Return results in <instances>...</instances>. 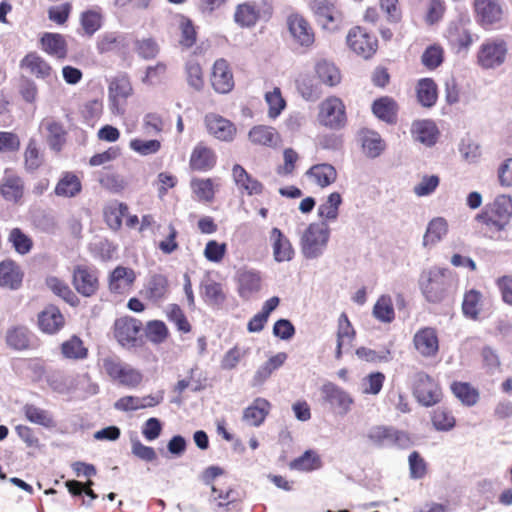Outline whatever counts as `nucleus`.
Listing matches in <instances>:
<instances>
[{
    "label": "nucleus",
    "instance_id": "1",
    "mask_svg": "<svg viewBox=\"0 0 512 512\" xmlns=\"http://www.w3.org/2000/svg\"><path fill=\"white\" fill-rule=\"evenodd\" d=\"M512 217V197L499 195L475 217L480 232L492 240L502 239Z\"/></svg>",
    "mask_w": 512,
    "mask_h": 512
},
{
    "label": "nucleus",
    "instance_id": "54",
    "mask_svg": "<svg viewBox=\"0 0 512 512\" xmlns=\"http://www.w3.org/2000/svg\"><path fill=\"white\" fill-rule=\"evenodd\" d=\"M128 211V206L121 202H111L103 210L107 225L113 230H119L122 226V218Z\"/></svg>",
    "mask_w": 512,
    "mask_h": 512
},
{
    "label": "nucleus",
    "instance_id": "64",
    "mask_svg": "<svg viewBox=\"0 0 512 512\" xmlns=\"http://www.w3.org/2000/svg\"><path fill=\"white\" fill-rule=\"evenodd\" d=\"M167 319L174 323L177 329L182 333H189L192 330V326L188 321L184 311L178 304H169L166 309Z\"/></svg>",
    "mask_w": 512,
    "mask_h": 512
},
{
    "label": "nucleus",
    "instance_id": "51",
    "mask_svg": "<svg viewBox=\"0 0 512 512\" xmlns=\"http://www.w3.org/2000/svg\"><path fill=\"white\" fill-rule=\"evenodd\" d=\"M431 422L437 431H450L456 426V418L450 408L439 406L431 412Z\"/></svg>",
    "mask_w": 512,
    "mask_h": 512
},
{
    "label": "nucleus",
    "instance_id": "31",
    "mask_svg": "<svg viewBox=\"0 0 512 512\" xmlns=\"http://www.w3.org/2000/svg\"><path fill=\"white\" fill-rule=\"evenodd\" d=\"M373 114L387 124H395L398 118L399 105L390 96H381L375 99L371 106Z\"/></svg>",
    "mask_w": 512,
    "mask_h": 512
},
{
    "label": "nucleus",
    "instance_id": "17",
    "mask_svg": "<svg viewBox=\"0 0 512 512\" xmlns=\"http://www.w3.org/2000/svg\"><path fill=\"white\" fill-rule=\"evenodd\" d=\"M209 80L216 93L228 94L234 89V74L226 59L219 58L215 60L211 68Z\"/></svg>",
    "mask_w": 512,
    "mask_h": 512
},
{
    "label": "nucleus",
    "instance_id": "3",
    "mask_svg": "<svg viewBox=\"0 0 512 512\" xmlns=\"http://www.w3.org/2000/svg\"><path fill=\"white\" fill-rule=\"evenodd\" d=\"M452 286V273L447 268L432 267L424 270L419 278V287L430 303H440L447 296Z\"/></svg>",
    "mask_w": 512,
    "mask_h": 512
},
{
    "label": "nucleus",
    "instance_id": "23",
    "mask_svg": "<svg viewBox=\"0 0 512 512\" xmlns=\"http://www.w3.org/2000/svg\"><path fill=\"white\" fill-rule=\"evenodd\" d=\"M37 324L44 334L55 335L64 328L66 320L56 305L49 304L38 314Z\"/></svg>",
    "mask_w": 512,
    "mask_h": 512
},
{
    "label": "nucleus",
    "instance_id": "58",
    "mask_svg": "<svg viewBox=\"0 0 512 512\" xmlns=\"http://www.w3.org/2000/svg\"><path fill=\"white\" fill-rule=\"evenodd\" d=\"M8 242L12 245L14 250L20 255L30 253L34 246L32 238L25 234L20 228L16 227L10 230L8 235Z\"/></svg>",
    "mask_w": 512,
    "mask_h": 512
},
{
    "label": "nucleus",
    "instance_id": "53",
    "mask_svg": "<svg viewBox=\"0 0 512 512\" xmlns=\"http://www.w3.org/2000/svg\"><path fill=\"white\" fill-rule=\"evenodd\" d=\"M202 297L210 305L220 306L226 301L223 285L211 279L202 284Z\"/></svg>",
    "mask_w": 512,
    "mask_h": 512
},
{
    "label": "nucleus",
    "instance_id": "41",
    "mask_svg": "<svg viewBox=\"0 0 512 512\" xmlns=\"http://www.w3.org/2000/svg\"><path fill=\"white\" fill-rule=\"evenodd\" d=\"M238 293L242 298H249L261 288V276L255 271H241L237 276Z\"/></svg>",
    "mask_w": 512,
    "mask_h": 512
},
{
    "label": "nucleus",
    "instance_id": "36",
    "mask_svg": "<svg viewBox=\"0 0 512 512\" xmlns=\"http://www.w3.org/2000/svg\"><path fill=\"white\" fill-rule=\"evenodd\" d=\"M260 16V6L254 1H247L236 6L234 21L241 27H253Z\"/></svg>",
    "mask_w": 512,
    "mask_h": 512
},
{
    "label": "nucleus",
    "instance_id": "55",
    "mask_svg": "<svg viewBox=\"0 0 512 512\" xmlns=\"http://www.w3.org/2000/svg\"><path fill=\"white\" fill-rule=\"evenodd\" d=\"M47 134V143L49 147L59 152L62 150L65 142L67 132L64 129L63 125L60 122L49 120L46 123Z\"/></svg>",
    "mask_w": 512,
    "mask_h": 512
},
{
    "label": "nucleus",
    "instance_id": "30",
    "mask_svg": "<svg viewBox=\"0 0 512 512\" xmlns=\"http://www.w3.org/2000/svg\"><path fill=\"white\" fill-rule=\"evenodd\" d=\"M39 42L42 51L58 60H63L68 55L67 41L60 33L46 32Z\"/></svg>",
    "mask_w": 512,
    "mask_h": 512
},
{
    "label": "nucleus",
    "instance_id": "43",
    "mask_svg": "<svg viewBox=\"0 0 512 512\" xmlns=\"http://www.w3.org/2000/svg\"><path fill=\"white\" fill-rule=\"evenodd\" d=\"M82 190L80 178L73 172H64L55 186L54 192L60 197H74Z\"/></svg>",
    "mask_w": 512,
    "mask_h": 512
},
{
    "label": "nucleus",
    "instance_id": "62",
    "mask_svg": "<svg viewBox=\"0 0 512 512\" xmlns=\"http://www.w3.org/2000/svg\"><path fill=\"white\" fill-rule=\"evenodd\" d=\"M342 203L340 193L333 192L329 194L326 201L323 202L318 208L319 216L327 221L336 220L339 214V207Z\"/></svg>",
    "mask_w": 512,
    "mask_h": 512
},
{
    "label": "nucleus",
    "instance_id": "29",
    "mask_svg": "<svg viewBox=\"0 0 512 512\" xmlns=\"http://www.w3.org/2000/svg\"><path fill=\"white\" fill-rule=\"evenodd\" d=\"M415 95L421 107L430 109L438 101V85L433 78H421L415 84Z\"/></svg>",
    "mask_w": 512,
    "mask_h": 512
},
{
    "label": "nucleus",
    "instance_id": "10",
    "mask_svg": "<svg viewBox=\"0 0 512 512\" xmlns=\"http://www.w3.org/2000/svg\"><path fill=\"white\" fill-rule=\"evenodd\" d=\"M413 395L425 407L437 405L443 397L439 383L422 371L415 375Z\"/></svg>",
    "mask_w": 512,
    "mask_h": 512
},
{
    "label": "nucleus",
    "instance_id": "56",
    "mask_svg": "<svg viewBox=\"0 0 512 512\" xmlns=\"http://www.w3.org/2000/svg\"><path fill=\"white\" fill-rule=\"evenodd\" d=\"M415 138L427 145H433L437 140V127L432 121H416L412 125Z\"/></svg>",
    "mask_w": 512,
    "mask_h": 512
},
{
    "label": "nucleus",
    "instance_id": "19",
    "mask_svg": "<svg viewBox=\"0 0 512 512\" xmlns=\"http://www.w3.org/2000/svg\"><path fill=\"white\" fill-rule=\"evenodd\" d=\"M367 437L372 443L379 446L397 445L405 447L410 443V437L406 432L384 425L372 427Z\"/></svg>",
    "mask_w": 512,
    "mask_h": 512
},
{
    "label": "nucleus",
    "instance_id": "21",
    "mask_svg": "<svg viewBox=\"0 0 512 512\" xmlns=\"http://www.w3.org/2000/svg\"><path fill=\"white\" fill-rule=\"evenodd\" d=\"M136 281V273L132 268L119 265L115 267L108 277V289L113 294H129Z\"/></svg>",
    "mask_w": 512,
    "mask_h": 512
},
{
    "label": "nucleus",
    "instance_id": "12",
    "mask_svg": "<svg viewBox=\"0 0 512 512\" xmlns=\"http://www.w3.org/2000/svg\"><path fill=\"white\" fill-rule=\"evenodd\" d=\"M507 52V43L504 39H487L479 48L477 61L483 68H495L505 62Z\"/></svg>",
    "mask_w": 512,
    "mask_h": 512
},
{
    "label": "nucleus",
    "instance_id": "49",
    "mask_svg": "<svg viewBox=\"0 0 512 512\" xmlns=\"http://www.w3.org/2000/svg\"><path fill=\"white\" fill-rule=\"evenodd\" d=\"M445 60L444 47L439 43H433L425 48L421 55V64L429 71L439 68Z\"/></svg>",
    "mask_w": 512,
    "mask_h": 512
},
{
    "label": "nucleus",
    "instance_id": "40",
    "mask_svg": "<svg viewBox=\"0 0 512 512\" xmlns=\"http://www.w3.org/2000/svg\"><path fill=\"white\" fill-rule=\"evenodd\" d=\"M60 352L63 358L74 361L84 360L89 354L83 340L77 335H72L63 341L60 345Z\"/></svg>",
    "mask_w": 512,
    "mask_h": 512
},
{
    "label": "nucleus",
    "instance_id": "4",
    "mask_svg": "<svg viewBox=\"0 0 512 512\" xmlns=\"http://www.w3.org/2000/svg\"><path fill=\"white\" fill-rule=\"evenodd\" d=\"M316 119L321 127L328 130L340 131L344 129L348 123L347 108L344 101L336 95L325 97L318 105Z\"/></svg>",
    "mask_w": 512,
    "mask_h": 512
},
{
    "label": "nucleus",
    "instance_id": "27",
    "mask_svg": "<svg viewBox=\"0 0 512 512\" xmlns=\"http://www.w3.org/2000/svg\"><path fill=\"white\" fill-rule=\"evenodd\" d=\"M232 176L241 194L248 196L260 195L264 190L263 184L239 164L233 166Z\"/></svg>",
    "mask_w": 512,
    "mask_h": 512
},
{
    "label": "nucleus",
    "instance_id": "52",
    "mask_svg": "<svg viewBox=\"0 0 512 512\" xmlns=\"http://www.w3.org/2000/svg\"><path fill=\"white\" fill-rule=\"evenodd\" d=\"M80 25L84 34L91 37L103 25V14L100 8L88 9L80 14Z\"/></svg>",
    "mask_w": 512,
    "mask_h": 512
},
{
    "label": "nucleus",
    "instance_id": "32",
    "mask_svg": "<svg viewBox=\"0 0 512 512\" xmlns=\"http://www.w3.org/2000/svg\"><path fill=\"white\" fill-rule=\"evenodd\" d=\"M462 313L467 319L478 321L485 308V298L479 290L470 289L463 295Z\"/></svg>",
    "mask_w": 512,
    "mask_h": 512
},
{
    "label": "nucleus",
    "instance_id": "63",
    "mask_svg": "<svg viewBox=\"0 0 512 512\" xmlns=\"http://www.w3.org/2000/svg\"><path fill=\"white\" fill-rule=\"evenodd\" d=\"M374 317L384 323H391L395 319V312L390 296L382 295L373 307Z\"/></svg>",
    "mask_w": 512,
    "mask_h": 512
},
{
    "label": "nucleus",
    "instance_id": "28",
    "mask_svg": "<svg viewBox=\"0 0 512 512\" xmlns=\"http://www.w3.org/2000/svg\"><path fill=\"white\" fill-rule=\"evenodd\" d=\"M24 273L20 265L13 259L7 258L0 262V286L11 290L20 288Z\"/></svg>",
    "mask_w": 512,
    "mask_h": 512
},
{
    "label": "nucleus",
    "instance_id": "60",
    "mask_svg": "<svg viewBox=\"0 0 512 512\" xmlns=\"http://www.w3.org/2000/svg\"><path fill=\"white\" fill-rule=\"evenodd\" d=\"M361 140L362 148L369 157L375 158L379 156L385 148L384 141L376 132L369 130L363 131Z\"/></svg>",
    "mask_w": 512,
    "mask_h": 512
},
{
    "label": "nucleus",
    "instance_id": "6",
    "mask_svg": "<svg viewBox=\"0 0 512 512\" xmlns=\"http://www.w3.org/2000/svg\"><path fill=\"white\" fill-rule=\"evenodd\" d=\"M322 404L333 414L344 416L354 404V399L346 390L333 382L324 383L321 388Z\"/></svg>",
    "mask_w": 512,
    "mask_h": 512
},
{
    "label": "nucleus",
    "instance_id": "39",
    "mask_svg": "<svg viewBox=\"0 0 512 512\" xmlns=\"http://www.w3.org/2000/svg\"><path fill=\"white\" fill-rule=\"evenodd\" d=\"M450 390L454 397L458 399L464 406L472 407L479 402V389L469 382L453 381L450 384Z\"/></svg>",
    "mask_w": 512,
    "mask_h": 512
},
{
    "label": "nucleus",
    "instance_id": "61",
    "mask_svg": "<svg viewBox=\"0 0 512 512\" xmlns=\"http://www.w3.org/2000/svg\"><path fill=\"white\" fill-rule=\"evenodd\" d=\"M264 99L268 105V117L271 119L279 117L287 106L279 87H274L272 91L266 92Z\"/></svg>",
    "mask_w": 512,
    "mask_h": 512
},
{
    "label": "nucleus",
    "instance_id": "11",
    "mask_svg": "<svg viewBox=\"0 0 512 512\" xmlns=\"http://www.w3.org/2000/svg\"><path fill=\"white\" fill-rule=\"evenodd\" d=\"M329 229L325 224H310L301 238L302 252L307 258L318 257L327 245Z\"/></svg>",
    "mask_w": 512,
    "mask_h": 512
},
{
    "label": "nucleus",
    "instance_id": "33",
    "mask_svg": "<svg viewBox=\"0 0 512 512\" xmlns=\"http://www.w3.org/2000/svg\"><path fill=\"white\" fill-rule=\"evenodd\" d=\"M271 403L262 397H257L244 409L243 420L251 426H261L271 411Z\"/></svg>",
    "mask_w": 512,
    "mask_h": 512
},
{
    "label": "nucleus",
    "instance_id": "38",
    "mask_svg": "<svg viewBox=\"0 0 512 512\" xmlns=\"http://www.w3.org/2000/svg\"><path fill=\"white\" fill-rule=\"evenodd\" d=\"M23 166L26 172L33 173L44 164V153L37 139L30 138L23 152Z\"/></svg>",
    "mask_w": 512,
    "mask_h": 512
},
{
    "label": "nucleus",
    "instance_id": "13",
    "mask_svg": "<svg viewBox=\"0 0 512 512\" xmlns=\"http://www.w3.org/2000/svg\"><path fill=\"white\" fill-rule=\"evenodd\" d=\"M288 31L294 42L302 48L310 49L315 41L316 34L309 21L301 14L293 13L286 20Z\"/></svg>",
    "mask_w": 512,
    "mask_h": 512
},
{
    "label": "nucleus",
    "instance_id": "9",
    "mask_svg": "<svg viewBox=\"0 0 512 512\" xmlns=\"http://www.w3.org/2000/svg\"><path fill=\"white\" fill-rule=\"evenodd\" d=\"M133 94V87L127 73L113 77L108 85L109 107L113 114L123 115L127 99Z\"/></svg>",
    "mask_w": 512,
    "mask_h": 512
},
{
    "label": "nucleus",
    "instance_id": "59",
    "mask_svg": "<svg viewBox=\"0 0 512 512\" xmlns=\"http://www.w3.org/2000/svg\"><path fill=\"white\" fill-rule=\"evenodd\" d=\"M322 466V461L317 452L313 450L305 451L300 457L295 458L290 463V468L299 471H313Z\"/></svg>",
    "mask_w": 512,
    "mask_h": 512
},
{
    "label": "nucleus",
    "instance_id": "57",
    "mask_svg": "<svg viewBox=\"0 0 512 512\" xmlns=\"http://www.w3.org/2000/svg\"><path fill=\"white\" fill-rule=\"evenodd\" d=\"M190 187L200 201L212 202L215 198V184L212 178H193Z\"/></svg>",
    "mask_w": 512,
    "mask_h": 512
},
{
    "label": "nucleus",
    "instance_id": "14",
    "mask_svg": "<svg viewBox=\"0 0 512 512\" xmlns=\"http://www.w3.org/2000/svg\"><path fill=\"white\" fill-rule=\"evenodd\" d=\"M25 195V183L23 178L13 169L4 170L0 179V197L12 205L22 203Z\"/></svg>",
    "mask_w": 512,
    "mask_h": 512
},
{
    "label": "nucleus",
    "instance_id": "25",
    "mask_svg": "<svg viewBox=\"0 0 512 512\" xmlns=\"http://www.w3.org/2000/svg\"><path fill=\"white\" fill-rule=\"evenodd\" d=\"M204 122L208 133L220 141H232L236 135L235 125L219 114H207Z\"/></svg>",
    "mask_w": 512,
    "mask_h": 512
},
{
    "label": "nucleus",
    "instance_id": "50",
    "mask_svg": "<svg viewBox=\"0 0 512 512\" xmlns=\"http://www.w3.org/2000/svg\"><path fill=\"white\" fill-rule=\"evenodd\" d=\"M47 287L58 297L62 298L65 302L71 306H76L79 303V299L76 294L71 290L68 284L55 276L47 277L45 280Z\"/></svg>",
    "mask_w": 512,
    "mask_h": 512
},
{
    "label": "nucleus",
    "instance_id": "48",
    "mask_svg": "<svg viewBox=\"0 0 512 512\" xmlns=\"http://www.w3.org/2000/svg\"><path fill=\"white\" fill-rule=\"evenodd\" d=\"M186 81L193 90L200 92L204 89L205 78L201 63L194 58L185 63Z\"/></svg>",
    "mask_w": 512,
    "mask_h": 512
},
{
    "label": "nucleus",
    "instance_id": "35",
    "mask_svg": "<svg viewBox=\"0 0 512 512\" xmlns=\"http://www.w3.org/2000/svg\"><path fill=\"white\" fill-rule=\"evenodd\" d=\"M25 419L35 425L41 426L46 429H51L56 426L53 414L33 403H26L21 409Z\"/></svg>",
    "mask_w": 512,
    "mask_h": 512
},
{
    "label": "nucleus",
    "instance_id": "34",
    "mask_svg": "<svg viewBox=\"0 0 512 512\" xmlns=\"http://www.w3.org/2000/svg\"><path fill=\"white\" fill-rule=\"evenodd\" d=\"M212 497L218 507L229 511L238 509L243 501L244 495L240 490L232 487L222 489L212 486Z\"/></svg>",
    "mask_w": 512,
    "mask_h": 512
},
{
    "label": "nucleus",
    "instance_id": "22",
    "mask_svg": "<svg viewBox=\"0 0 512 512\" xmlns=\"http://www.w3.org/2000/svg\"><path fill=\"white\" fill-rule=\"evenodd\" d=\"M19 66L36 79L48 80L54 75L51 64L36 51L28 52L20 60Z\"/></svg>",
    "mask_w": 512,
    "mask_h": 512
},
{
    "label": "nucleus",
    "instance_id": "18",
    "mask_svg": "<svg viewBox=\"0 0 512 512\" xmlns=\"http://www.w3.org/2000/svg\"><path fill=\"white\" fill-rule=\"evenodd\" d=\"M142 323L130 316L117 318L113 325V335L122 347H134L137 344Z\"/></svg>",
    "mask_w": 512,
    "mask_h": 512
},
{
    "label": "nucleus",
    "instance_id": "44",
    "mask_svg": "<svg viewBox=\"0 0 512 512\" xmlns=\"http://www.w3.org/2000/svg\"><path fill=\"white\" fill-rule=\"evenodd\" d=\"M168 293V278L163 274L152 275L145 289L146 298L153 302H158L166 298Z\"/></svg>",
    "mask_w": 512,
    "mask_h": 512
},
{
    "label": "nucleus",
    "instance_id": "5",
    "mask_svg": "<svg viewBox=\"0 0 512 512\" xmlns=\"http://www.w3.org/2000/svg\"><path fill=\"white\" fill-rule=\"evenodd\" d=\"M101 366L106 375L121 386L134 389L143 382V374L140 370L123 362L116 355L106 356L101 359Z\"/></svg>",
    "mask_w": 512,
    "mask_h": 512
},
{
    "label": "nucleus",
    "instance_id": "37",
    "mask_svg": "<svg viewBox=\"0 0 512 512\" xmlns=\"http://www.w3.org/2000/svg\"><path fill=\"white\" fill-rule=\"evenodd\" d=\"M273 256L277 262L290 261L294 257V249L289 239L278 228H273L270 233Z\"/></svg>",
    "mask_w": 512,
    "mask_h": 512
},
{
    "label": "nucleus",
    "instance_id": "46",
    "mask_svg": "<svg viewBox=\"0 0 512 512\" xmlns=\"http://www.w3.org/2000/svg\"><path fill=\"white\" fill-rule=\"evenodd\" d=\"M448 232V223L443 217L433 218L427 226L426 232L423 236V245L425 247L434 246Z\"/></svg>",
    "mask_w": 512,
    "mask_h": 512
},
{
    "label": "nucleus",
    "instance_id": "16",
    "mask_svg": "<svg viewBox=\"0 0 512 512\" xmlns=\"http://www.w3.org/2000/svg\"><path fill=\"white\" fill-rule=\"evenodd\" d=\"M72 284L84 297H91L99 289V272L95 267L80 264L73 269Z\"/></svg>",
    "mask_w": 512,
    "mask_h": 512
},
{
    "label": "nucleus",
    "instance_id": "24",
    "mask_svg": "<svg viewBox=\"0 0 512 512\" xmlns=\"http://www.w3.org/2000/svg\"><path fill=\"white\" fill-rule=\"evenodd\" d=\"M413 345L422 357H435L439 351V338L436 329L432 327L419 329L414 334Z\"/></svg>",
    "mask_w": 512,
    "mask_h": 512
},
{
    "label": "nucleus",
    "instance_id": "8",
    "mask_svg": "<svg viewBox=\"0 0 512 512\" xmlns=\"http://www.w3.org/2000/svg\"><path fill=\"white\" fill-rule=\"evenodd\" d=\"M346 44L353 53L364 59L372 58L378 50L377 37L359 25L349 29Z\"/></svg>",
    "mask_w": 512,
    "mask_h": 512
},
{
    "label": "nucleus",
    "instance_id": "2",
    "mask_svg": "<svg viewBox=\"0 0 512 512\" xmlns=\"http://www.w3.org/2000/svg\"><path fill=\"white\" fill-rule=\"evenodd\" d=\"M314 74L318 83L309 75H303L296 81L298 92L307 101L319 98L321 94L319 85L334 88L342 82V72L340 68L333 61L328 59H318L315 62Z\"/></svg>",
    "mask_w": 512,
    "mask_h": 512
},
{
    "label": "nucleus",
    "instance_id": "20",
    "mask_svg": "<svg viewBox=\"0 0 512 512\" xmlns=\"http://www.w3.org/2000/svg\"><path fill=\"white\" fill-rule=\"evenodd\" d=\"M217 164V154L205 142H198L191 151L189 168L194 172L211 171Z\"/></svg>",
    "mask_w": 512,
    "mask_h": 512
},
{
    "label": "nucleus",
    "instance_id": "15",
    "mask_svg": "<svg viewBox=\"0 0 512 512\" xmlns=\"http://www.w3.org/2000/svg\"><path fill=\"white\" fill-rule=\"evenodd\" d=\"M310 8L323 29L334 30L343 20L337 0H312Z\"/></svg>",
    "mask_w": 512,
    "mask_h": 512
},
{
    "label": "nucleus",
    "instance_id": "45",
    "mask_svg": "<svg viewBox=\"0 0 512 512\" xmlns=\"http://www.w3.org/2000/svg\"><path fill=\"white\" fill-rule=\"evenodd\" d=\"M249 139L256 145L273 147L277 145L280 140V136L273 127L257 125L250 130Z\"/></svg>",
    "mask_w": 512,
    "mask_h": 512
},
{
    "label": "nucleus",
    "instance_id": "47",
    "mask_svg": "<svg viewBox=\"0 0 512 512\" xmlns=\"http://www.w3.org/2000/svg\"><path fill=\"white\" fill-rule=\"evenodd\" d=\"M307 174L322 188L331 185L337 179V171L335 167L328 163L313 165L308 170Z\"/></svg>",
    "mask_w": 512,
    "mask_h": 512
},
{
    "label": "nucleus",
    "instance_id": "7",
    "mask_svg": "<svg viewBox=\"0 0 512 512\" xmlns=\"http://www.w3.org/2000/svg\"><path fill=\"white\" fill-rule=\"evenodd\" d=\"M472 7L477 24L484 30L501 27L504 10L499 0H473Z\"/></svg>",
    "mask_w": 512,
    "mask_h": 512
},
{
    "label": "nucleus",
    "instance_id": "26",
    "mask_svg": "<svg viewBox=\"0 0 512 512\" xmlns=\"http://www.w3.org/2000/svg\"><path fill=\"white\" fill-rule=\"evenodd\" d=\"M7 345L17 351L31 350L38 347L37 338L25 326H15L7 330Z\"/></svg>",
    "mask_w": 512,
    "mask_h": 512
},
{
    "label": "nucleus",
    "instance_id": "42",
    "mask_svg": "<svg viewBox=\"0 0 512 512\" xmlns=\"http://www.w3.org/2000/svg\"><path fill=\"white\" fill-rule=\"evenodd\" d=\"M356 332L348 319L346 313H342L338 318L337 327V346L335 356L340 359L342 356V348L350 345L354 340Z\"/></svg>",
    "mask_w": 512,
    "mask_h": 512
}]
</instances>
